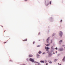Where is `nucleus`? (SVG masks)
Returning <instances> with one entry per match:
<instances>
[{"mask_svg":"<svg viewBox=\"0 0 65 65\" xmlns=\"http://www.w3.org/2000/svg\"><path fill=\"white\" fill-rule=\"evenodd\" d=\"M25 41H27V39H26L25 40Z\"/></svg>","mask_w":65,"mask_h":65,"instance_id":"23","label":"nucleus"},{"mask_svg":"<svg viewBox=\"0 0 65 65\" xmlns=\"http://www.w3.org/2000/svg\"><path fill=\"white\" fill-rule=\"evenodd\" d=\"M45 54V53H43V54Z\"/></svg>","mask_w":65,"mask_h":65,"instance_id":"18","label":"nucleus"},{"mask_svg":"<svg viewBox=\"0 0 65 65\" xmlns=\"http://www.w3.org/2000/svg\"><path fill=\"white\" fill-rule=\"evenodd\" d=\"M61 21L62 22V20H61Z\"/></svg>","mask_w":65,"mask_h":65,"instance_id":"27","label":"nucleus"},{"mask_svg":"<svg viewBox=\"0 0 65 65\" xmlns=\"http://www.w3.org/2000/svg\"><path fill=\"white\" fill-rule=\"evenodd\" d=\"M53 54H55V53H53Z\"/></svg>","mask_w":65,"mask_h":65,"instance_id":"29","label":"nucleus"},{"mask_svg":"<svg viewBox=\"0 0 65 65\" xmlns=\"http://www.w3.org/2000/svg\"><path fill=\"white\" fill-rule=\"evenodd\" d=\"M46 65H48V63H46Z\"/></svg>","mask_w":65,"mask_h":65,"instance_id":"20","label":"nucleus"},{"mask_svg":"<svg viewBox=\"0 0 65 65\" xmlns=\"http://www.w3.org/2000/svg\"><path fill=\"white\" fill-rule=\"evenodd\" d=\"M60 51H63V49L62 48L60 49Z\"/></svg>","mask_w":65,"mask_h":65,"instance_id":"8","label":"nucleus"},{"mask_svg":"<svg viewBox=\"0 0 65 65\" xmlns=\"http://www.w3.org/2000/svg\"><path fill=\"white\" fill-rule=\"evenodd\" d=\"M35 43V42H33V44H34V43Z\"/></svg>","mask_w":65,"mask_h":65,"instance_id":"16","label":"nucleus"},{"mask_svg":"<svg viewBox=\"0 0 65 65\" xmlns=\"http://www.w3.org/2000/svg\"><path fill=\"white\" fill-rule=\"evenodd\" d=\"M54 35H55V34H53V36H54Z\"/></svg>","mask_w":65,"mask_h":65,"instance_id":"19","label":"nucleus"},{"mask_svg":"<svg viewBox=\"0 0 65 65\" xmlns=\"http://www.w3.org/2000/svg\"><path fill=\"white\" fill-rule=\"evenodd\" d=\"M62 34L63 33H62V31H60L59 32V35L60 37H62Z\"/></svg>","mask_w":65,"mask_h":65,"instance_id":"1","label":"nucleus"},{"mask_svg":"<svg viewBox=\"0 0 65 65\" xmlns=\"http://www.w3.org/2000/svg\"><path fill=\"white\" fill-rule=\"evenodd\" d=\"M49 39H50V38L48 37L47 38L46 40L47 43H48V41H49Z\"/></svg>","mask_w":65,"mask_h":65,"instance_id":"3","label":"nucleus"},{"mask_svg":"<svg viewBox=\"0 0 65 65\" xmlns=\"http://www.w3.org/2000/svg\"><path fill=\"white\" fill-rule=\"evenodd\" d=\"M29 61L32 62H34V59H32L31 58H30L29 59Z\"/></svg>","mask_w":65,"mask_h":65,"instance_id":"2","label":"nucleus"},{"mask_svg":"<svg viewBox=\"0 0 65 65\" xmlns=\"http://www.w3.org/2000/svg\"><path fill=\"white\" fill-rule=\"evenodd\" d=\"M45 45H46L47 46H49V45H50V44H48L47 45L45 44Z\"/></svg>","mask_w":65,"mask_h":65,"instance_id":"11","label":"nucleus"},{"mask_svg":"<svg viewBox=\"0 0 65 65\" xmlns=\"http://www.w3.org/2000/svg\"><path fill=\"white\" fill-rule=\"evenodd\" d=\"M6 42H4V43H6Z\"/></svg>","mask_w":65,"mask_h":65,"instance_id":"25","label":"nucleus"},{"mask_svg":"<svg viewBox=\"0 0 65 65\" xmlns=\"http://www.w3.org/2000/svg\"><path fill=\"white\" fill-rule=\"evenodd\" d=\"M45 49H46V51H47V50H49L50 49V48H49L48 47H45Z\"/></svg>","mask_w":65,"mask_h":65,"instance_id":"4","label":"nucleus"},{"mask_svg":"<svg viewBox=\"0 0 65 65\" xmlns=\"http://www.w3.org/2000/svg\"><path fill=\"white\" fill-rule=\"evenodd\" d=\"M62 40H61L59 41V42H62Z\"/></svg>","mask_w":65,"mask_h":65,"instance_id":"12","label":"nucleus"},{"mask_svg":"<svg viewBox=\"0 0 65 65\" xmlns=\"http://www.w3.org/2000/svg\"><path fill=\"white\" fill-rule=\"evenodd\" d=\"M42 53V52H41V51H39V52H38V53L39 54H41V53Z\"/></svg>","mask_w":65,"mask_h":65,"instance_id":"7","label":"nucleus"},{"mask_svg":"<svg viewBox=\"0 0 65 65\" xmlns=\"http://www.w3.org/2000/svg\"><path fill=\"white\" fill-rule=\"evenodd\" d=\"M58 65L59 64V63H58Z\"/></svg>","mask_w":65,"mask_h":65,"instance_id":"33","label":"nucleus"},{"mask_svg":"<svg viewBox=\"0 0 65 65\" xmlns=\"http://www.w3.org/2000/svg\"><path fill=\"white\" fill-rule=\"evenodd\" d=\"M53 47L52 46V47H51V48H53Z\"/></svg>","mask_w":65,"mask_h":65,"instance_id":"24","label":"nucleus"},{"mask_svg":"<svg viewBox=\"0 0 65 65\" xmlns=\"http://www.w3.org/2000/svg\"><path fill=\"white\" fill-rule=\"evenodd\" d=\"M64 48H65V47Z\"/></svg>","mask_w":65,"mask_h":65,"instance_id":"34","label":"nucleus"},{"mask_svg":"<svg viewBox=\"0 0 65 65\" xmlns=\"http://www.w3.org/2000/svg\"><path fill=\"white\" fill-rule=\"evenodd\" d=\"M51 54H49V56H51Z\"/></svg>","mask_w":65,"mask_h":65,"instance_id":"14","label":"nucleus"},{"mask_svg":"<svg viewBox=\"0 0 65 65\" xmlns=\"http://www.w3.org/2000/svg\"><path fill=\"white\" fill-rule=\"evenodd\" d=\"M39 46H40L39 45H38L37 46V47H39Z\"/></svg>","mask_w":65,"mask_h":65,"instance_id":"13","label":"nucleus"},{"mask_svg":"<svg viewBox=\"0 0 65 65\" xmlns=\"http://www.w3.org/2000/svg\"><path fill=\"white\" fill-rule=\"evenodd\" d=\"M48 62L49 63H50V64H51V63H52V62L51 61H49Z\"/></svg>","mask_w":65,"mask_h":65,"instance_id":"10","label":"nucleus"},{"mask_svg":"<svg viewBox=\"0 0 65 65\" xmlns=\"http://www.w3.org/2000/svg\"><path fill=\"white\" fill-rule=\"evenodd\" d=\"M59 65H61V64H60Z\"/></svg>","mask_w":65,"mask_h":65,"instance_id":"32","label":"nucleus"},{"mask_svg":"<svg viewBox=\"0 0 65 65\" xmlns=\"http://www.w3.org/2000/svg\"><path fill=\"white\" fill-rule=\"evenodd\" d=\"M24 1H27V0H25Z\"/></svg>","mask_w":65,"mask_h":65,"instance_id":"22","label":"nucleus"},{"mask_svg":"<svg viewBox=\"0 0 65 65\" xmlns=\"http://www.w3.org/2000/svg\"><path fill=\"white\" fill-rule=\"evenodd\" d=\"M55 49H56V50H57V47H56V48H55Z\"/></svg>","mask_w":65,"mask_h":65,"instance_id":"17","label":"nucleus"},{"mask_svg":"<svg viewBox=\"0 0 65 65\" xmlns=\"http://www.w3.org/2000/svg\"><path fill=\"white\" fill-rule=\"evenodd\" d=\"M39 65H40L39 64Z\"/></svg>","mask_w":65,"mask_h":65,"instance_id":"31","label":"nucleus"},{"mask_svg":"<svg viewBox=\"0 0 65 65\" xmlns=\"http://www.w3.org/2000/svg\"><path fill=\"white\" fill-rule=\"evenodd\" d=\"M65 56H64L63 58V59L62 60V61H63V62H64V61H65Z\"/></svg>","mask_w":65,"mask_h":65,"instance_id":"6","label":"nucleus"},{"mask_svg":"<svg viewBox=\"0 0 65 65\" xmlns=\"http://www.w3.org/2000/svg\"><path fill=\"white\" fill-rule=\"evenodd\" d=\"M33 56V55H32L31 54V55H29V57H32Z\"/></svg>","mask_w":65,"mask_h":65,"instance_id":"5","label":"nucleus"},{"mask_svg":"<svg viewBox=\"0 0 65 65\" xmlns=\"http://www.w3.org/2000/svg\"><path fill=\"white\" fill-rule=\"evenodd\" d=\"M57 53V52L56 51V53Z\"/></svg>","mask_w":65,"mask_h":65,"instance_id":"26","label":"nucleus"},{"mask_svg":"<svg viewBox=\"0 0 65 65\" xmlns=\"http://www.w3.org/2000/svg\"><path fill=\"white\" fill-rule=\"evenodd\" d=\"M50 4H51V2L50 1Z\"/></svg>","mask_w":65,"mask_h":65,"instance_id":"15","label":"nucleus"},{"mask_svg":"<svg viewBox=\"0 0 65 65\" xmlns=\"http://www.w3.org/2000/svg\"><path fill=\"white\" fill-rule=\"evenodd\" d=\"M41 63H44V61H40Z\"/></svg>","mask_w":65,"mask_h":65,"instance_id":"9","label":"nucleus"},{"mask_svg":"<svg viewBox=\"0 0 65 65\" xmlns=\"http://www.w3.org/2000/svg\"><path fill=\"white\" fill-rule=\"evenodd\" d=\"M37 63H38V62H36Z\"/></svg>","mask_w":65,"mask_h":65,"instance_id":"28","label":"nucleus"},{"mask_svg":"<svg viewBox=\"0 0 65 65\" xmlns=\"http://www.w3.org/2000/svg\"><path fill=\"white\" fill-rule=\"evenodd\" d=\"M51 43H52V41H51Z\"/></svg>","mask_w":65,"mask_h":65,"instance_id":"21","label":"nucleus"},{"mask_svg":"<svg viewBox=\"0 0 65 65\" xmlns=\"http://www.w3.org/2000/svg\"><path fill=\"white\" fill-rule=\"evenodd\" d=\"M2 27H3V26H1Z\"/></svg>","mask_w":65,"mask_h":65,"instance_id":"30","label":"nucleus"}]
</instances>
